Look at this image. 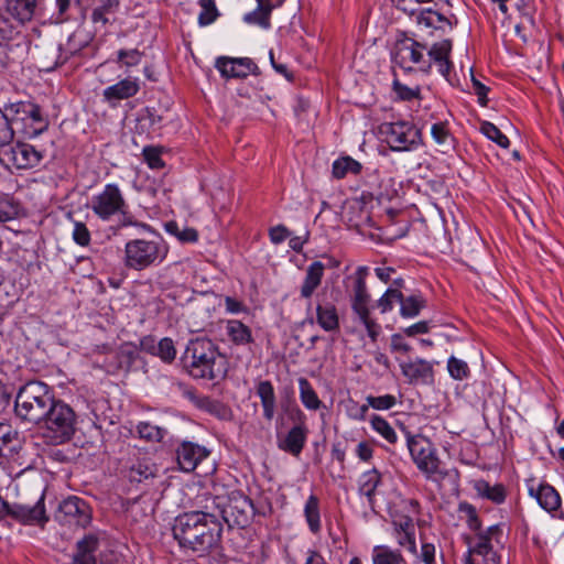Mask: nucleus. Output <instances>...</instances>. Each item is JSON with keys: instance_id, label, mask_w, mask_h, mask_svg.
<instances>
[{"instance_id": "obj_1", "label": "nucleus", "mask_w": 564, "mask_h": 564, "mask_svg": "<svg viewBox=\"0 0 564 564\" xmlns=\"http://www.w3.org/2000/svg\"><path fill=\"white\" fill-rule=\"evenodd\" d=\"M453 42L449 39L435 42L430 47L406 32H401L394 42L391 58L392 62L404 72L430 73L435 64L442 76L447 78L453 69L451 53Z\"/></svg>"}, {"instance_id": "obj_2", "label": "nucleus", "mask_w": 564, "mask_h": 564, "mask_svg": "<svg viewBox=\"0 0 564 564\" xmlns=\"http://www.w3.org/2000/svg\"><path fill=\"white\" fill-rule=\"evenodd\" d=\"M172 531L181 550L200 557L220 546L223 524L216 514L191 511L175 518Z\"/></svg>"}, {"instance_id": "obj_3", "label": "nucleus", "mask_w": 564, "mask_h": 564, "mask_svg": "<svg viewBox=\"0 0 564 564\" xmlns=\"http://www.w3.org/2000/svg\"><path fill=\"white\" fill-rule=\"evenodd\" d=\"M458 512L466 519L467 527L476 532L474 542L471 539H468V552L465 564H500L501 557L494 550L492 541L497 544L501 543V527L494 524L482 531L481 521L476 508L467 501L459 502Z\"/></svg>"}, {"instance_id": "obj_4", "label": "nucleus", "mask_w": 564, "mask_h": 564, "mask_svg": "<svg viewBox=\"0 0 564 564\" xmlns=\"http://www.w3.org/2000/svg\"><path fill=\"white\" fill-rule=\"evenodd\" d=\"M187 373L195 379L215 380L226 373V362L218 347L208 338L189 340L182 356Z\"/></svg>"}, {"instance_id": "obj_5", "label": "nucleus", "mask_w": 564, "mask_h": 564, "mask_svg": "<svg viewBox=\"0 0 564 564\" xmlns=\"http://www.w3.org/2000/svg\"><path fill=\"white\" fill-rule=\"evenodd\" d=\"M368 275L369 269L367 267H358L356 271L347 278L348 284L346 285V290L357 321L365 327L371 341L376 343L381 334V326L371 315V295L366 283Z\"/></svg>"}, {"instance_id": "obj_6", "label": "nucleus", "mask_w": 564, "mask_h": 564, "mask_svg": "<svg viewBox=\"0 0 564 564\" xmlns=\"http://www.w3.org/2000/svg\"><path fill=\"white\" fill-rule=\"evenodd\" d=\"M88 208L102 221H111L119 218L118 228H126L137 224L133 215L129 212V205L120 187L109 183L91 196Z\"/></svg>"}, {"instance_id": "obj_7", "label": "nucleus", "mask_w": 564, "mask_h": 564, "mask_svg": "<svg viewBox=\"0 0 564 564\" xmlns=\"http://www.w3.org/2000/svg\"><path fill=\"white\" fill-rule=\"evenodd\" d=\"M42 421V436L50 444H63L69 441L75 432L74 411L67 404L55 399Z\"/></svg>"}, {"instance_id": "obj_8", "label": "nucleus", "mask_w": 564, "mask_h": 564, "mask_svg": "<svg viewBox=\"0 0 564 564\" xmlns=\"http://www.w3.org/2000/svg\"><path fill=\"white\" fill-rule=\"evenodd\" d=\"M167 256V247L159 239H132L124 246L126 268L142 271L161 263Z\"/></svg>"}, {"instance_id": "obj_9", "label": "nucleus", "mask_w": 564, "mask_h": 564, "mask_svg": "<svg viewBox=\"0 0 564 564\" xmlns=\"http://www.w3.org/2000/svg\"><path fill=\"white\" fill-rule=\"evenodd\" d=\"M394 7L414 18L417 25L434 30H452L454 23L451 18L445 17L437 10L432 8H424V4L434 3V0H392ZM457 21L455 20V24Z\"/></svg>"}, {"instance_id": "obj_10", "label": "nucleus", "mask_w": 564, "mask_h": 564, "mask_svg": "<svg viewBox=\"0 0 564 564\" xmlns=\"http://www.w3.org/2000/svg\"><path fill=\"white\" fill-rule=\"evenodd\" d=\"M379 129L392 151H412L423 143L421 130L411 121L383 122Z\"/></svg>"}, {"instance_id": "obj_11", "label": "nucleus", "mask_w": 564, "mask_h": 564, "mask_svg": "<svg viewBox=\"0 0 564 564\" xmlns=\"http://www.w3.org/2000/svg\"><path fill=\"white\" fill-rule=\"evenodd\" d=\"M54 401V395L50 390H44L40 394H35L33 390H19L15 395V413L19 417L32 422L40 423Z\"/></svg>"}, {"instance_id": "obj_12", "label": "nucleus", "mask_w": 564, "mask_h": 564, "mask_svg": "<svg viewBox=\"0 0 564 564\" xmlns=\"http://www.w3.org/2000/svg\"><path fill=\"white\" fill-rule=\"evenodd\" d=\"M408 448L417 469L422 471L427 479L441 475V460L432 442L422 435L408 436Z\"/></svg>"}, {"instance_id": "obj_13", "label": "nucleus", "mask_w": 564, "mask_h": 564, "mask_svg": "<svg viewBox=\"0 0 564 564\" xmlns=\"http://www.w3.org/2000/svg\"><path fill=\"white\" fill-rule=\"evenodd\" d=\"M55 519L62 525L85 529L91 522L93 512L84 499L70 496L59 503Z\"/></svg>"}, {"instance_id": "obj_14", "label": "nucleus", "mask_w": 564, "mask_h": 564, "mask_svg": "<svg viewBox=\"0 0 564 564\" xmlns=\"http://www.w3.org/2000/svg\"><path fill=\"white\" fill-rule=\"evenodd\" d=\"M44 499L45 495L43 492L33 506L20 502H8L3 519L9 518L23 525H39L43 528L48 522Z\"/></svg>"}, {"instance_id": "obj_15", "label": "nucleus", "mask_w": 564, "mask_h": 564, "mask_svg": "<svg viewBox=\"0 0 564 564\" xmlns=\"http://www.w3.org/2000/svg\"><path fill=\"white\" fill-rule=\"evenodd\" d=\"M219 513L228 527L245 528L253 517V503L247 496L236 494L229 497Z\"/></svg>"}, {"instance_id": "obj_16", "label": "nucleus", "mask_w": 564, "mask_h": 564, "mask_svg": "<svg viewBox=\"0 0 564 564\" xmlns=\"http://www.w3.org/2000/svg\"><path fill=\"white\" fill-rule=\"evenodd\" d=\"M8 147L7 150H3L2 155L4 160L17 170L33 169L37 166L44 158L41 151L25 142L18 141L14 144L10 143Z\"/></svg>"}, {"instance_id": "obj_17", "label": "nucleus", "mask_w": 564, "mask_h": 564, "mask_svg": "<svg viewBox=\"0 0 564 564\" xmlns=\"http://www.w3.org/2000/svg\"><path fill=\"white\" fill-rule=\"evenodd\" d=\"M215 67L223 78H247L249 75H259V67L249 57L220 56L216 59Z\"/></svg>"}, {"instance_id": "obj_18", "label": "nucleus", "mask_w": 564, "mask_h": 564, "mask_svg": "<svg viewBox=\"0 0 564 564\" xmlns=\"http://www.w3.org/2000/svg\"><path fill=\"white\" fill-rule=\"evenodd\" d=\"M139 350L159 357L165 364H172L176 358L174 341L169 337L156 341L154 336H142L139 340Z\"/></svg>"}, {"instance_id": "obj_19", "label": "nucleus", "mask_w": 564, "mask_h": 564, "mask_svg": "<svg viewBox=\"0 0 564 564\" xmlns=\"http://www.w3.org/2000/svg\"><path fill=\"white\" fill-rule=\"evenodd\" d=\"M397 544L409 553H416V536L413 519L409 516L394 518L391 522Z\"/></svg>"}, {"instance_id": "obj_20", "label": "nucleus", "mask_w": 564, "mask_h": 564, "mask_svg": "<svg viewBox=\"0 0 564 564\" xmlns=\"http://www.w3.org/2000/svg\"><path fill=\"white\" fill-rule=\"evenodd\" d=\"M400 368L411 384H432L434 381L433 366L424 359L400 360Z\"/></svg>"}, {"instance_id": "obj_21", "label": "nucleus", "mask_w": 564, "mask_h": 564, "mask_svg": "<svg viewBox=\"0 0 564 564\" xmlns=\"http://www.w3.org/2000/svg\"><path fill=\"white\" fill-rule=\"evenodd\" d=\"M208 455L209 451L192 442H183L176 451L178 466L186 473L193 471Z\"/></svg>"}, {"instance_id": "obj_22", "label": "nucleus", "mask_w": 564, "mask_h": 564, "mask_svg": "<svg viewBox=\"0 0 564 564\" xmlns=\"http://www.w3.org/2000/svg\"><path fill=\"white\" fill-rule=\"evenodd\" d=\"M140 91V79L128 76L118 83L107 87L102 91L104 99L115 105L116 102L134 97Z\"/></svg>"}, {"instance_id": "obj_23", "label": "nucleus", "mask_w": 564, "mask_h": 564, "mask_svg": "<svg viewBox=\"0 0 564 564\" xmlns=\"http://www.w3.org/2000/svg\"><path fill=\"white\" fill-rule=\"evenodd\" d=\"M295 412L299 417V423L294 425L284 440L280 442L279 448L299 457L305 446L307 429L304 425L302 412L299 409H296Z\"/></svg>"}, {"instance_id": "obj_24", "label": "nucleus", "mask_w": 564, "mask_h": 564, "mask_svg": "<svg viewBox=\"0 0 564 564\" xmlns=\"http://www.w3.org/2000/svg\"><path fill=\"white\" fill-rule=\"evenodd\" d=\"M257 8L243 15V21L251 25H258L264 30L271 28V13L273 9L279 8L285 0H256Z\"/></svg>"}, {"instance_id": "obj_25", "label": "nucleus", "mask_w": 564, "mask_h": 564, "mask_svg": "<svg viewBox=\"0 0 564 564\" xmlns=\"http://www.w3.org/2000/svg\"><path fill=\"white\" fill-rule=\"evenodd\" d=\"M44 0H7L8 13L21 23L30 22L43 10Z\"/></svg>"}, {"instance_id": "obj_26", "label": "nucleus", "mask_w": 564, "mask_h": 564, "mask_svg": "<svg viewBox=\"0 0 564 564\" xmlns=\"http://www.w3.org/2000/svg\"><path fill=\"white\" fill-rule=\"evenodd\" d=\"M529 495L538 501L542 509L550 513L557 511L562 506L558 491L547 482H541L538 487L530 486Z\"/></svg>"}, {"instance_id": "obj_27", "label": "nucleus", "mask_w": 564, "mask_h": 564, "mask_svg": "<svg viewBox=\"0 0 564 564\" xmlns=\"http://www.w3.org/2000/svg\"><path fill=\"white\" fill-rule=\"evenodd\" d=\"M184 397L197 409L204 410L217 417L226 419L229 414V409L224 403L202 394L199 390H184Z\"/></svg>"}, {"instance_id": "obj_28", "label": "nucleus", "mask_w": 564, "mask_h": 564, "mask_svg": "<svg viewBox=\"0 0 564 564\" xmlns=\"http://www.w3.org/2000/svg\"><path fill=\"white\" fill-rule=\"evenodd\" d=\"M99 547V539L96 534H86L76 543V551L70 564H97L96 551Z\"/></svg>"}, {"instance_id": "obj_29", "label": "nucleus", "mask_w": 564, "mask_h": 564, "mask_svg": "<svg viewBox=\"0 0 564 564\" xmlns=\"http://www.w3.org/2000/svg\"><path fill=\"white\" fill-rule=\"evenodd\" d=\"M324 272L325 265L321 261H314L307 267L300 290L301 299L311 300L315 291L322 284Z\"/></svg>"}, {"instance_id": "obj_30", "label": "nucleus", "mask_w": 564, "mask_h": 564, "mask_svg": "<svg viewBox=\"0 0 564 564\" xmlns=\"http://www.w3.org/2000/svg\"><path fill=\"white\" fill-rule=\"evenodd\" d=\"M371 564H409L401 549L388 544L373 545L370 552Z\"/></svg>"}, {"instance_id": "obj_31", "label": "nucleus", "mask_w": 564, "mask_h": 564, "mask_svg": "<svg viewBox=\"0 0 564 564\" xmlns=\"http://www.w3.org/2000/svg\"><path fill=\"white\" fill-rule=\"evenodd\" d=\"M119 6V0H95V6L90 13L91 22L95 25L105 28L117 13Z\"/></svg>"}, {"instance_id": "obj_32", "label": "nucleus", "mask_w": 564, "mask_h": 564, "mask_svg": "<svg viewBox=\"0 0 564 564\" xmlns=\"http://www.w3.org/2000/svg\"><path fill=\"white\" fill-rule=\"evenodd\" d=\"M316 323L325 332L338 330L339 316L336 306L330 302L318 303L316 305Z\"/></svg>"}, {"instance_id": "obj_33", "label": "nucleus", "mask_w": 564, "mask_h": 564, "mask_svg": "<svg viewBox=\"0 0 564 564\" xmlns=\"http://www.w3.org/2000/svg\"><path fill=\"white\" fill-rule=\"evenodd\" d=\"M48 126L50 121L47 117L43 115L41 106L34 102L28 117V122L22 129V133L29 139H34L45 132Z\"/></svg>"}, {"instance_id": "obj_34", "label": "nucleus", "mask_w": 564, "mask_h": 564, "mask_svg": "<svg viewBox=\"0 0 564 564\" xmlns=\"http://www.w3.org/2000/svg\"><path fill=\"white\" fill-rule=\"evenodd\" d=\"M226 334L236 346H246L253 343L251 328L239 319H228L226 322Z\"/></svg>"}, {"instance_id": "obj_35", "label": "nucleus", "mask_w": 564, "mask_h": 564, "mask_svg": "<svg viewBox=\"0 0 564 564\" xmlns=\"http://www.w3.org/2000/svg\"><path fill=\"white\" fill-rule=\"evenodd\" d=\"M474 489L479 497L490 500L496 505L503 503L507 497L506 487L502 484L490 485L484 479L477 480Z\"/></svg>"}, {"instance_id": "obj_36", "label": "nucleus", "mask_w": 564, "mask_h": 564, "mask_svg": "<svg viewBox=\"0 0 564 564\" xmlns=\"http://www.w3.org/2000/svg\"><path fill=\"white\" fill-rule=\"evenodd\" d=\"M431 134L436 144L442 148L443 153L455 148V138L453 137L446 120L434 122L431 127Z\"/></svg>"}, {"instance_id": "obj_37", "label": "nucleus", "mask_w": 564, "mask_h": 564, "mask_svg": "<svg viewBox=\"0 0 564 564\" xmlns=\"http://www.w3.org/2000/svg\"><path fill=\"white\" fill-rule=\"evenodd\" d=\"M32 101H17L4 105L3 110L11 121L12 126L21 123L22 129L28 122V117L33 108Z\"/></svg>"}, {"instance_id": "obj_38", "label": "nucleus", "mask_w": 564, "mask_h": 564, "mask_svg": "<svg viewBox=\"0 0 564 564\" xmlns=\"http://www.w3.org/2000/svg\"><path fill=\"white\" fill-rule=\"evenodd\" d=\"M304 517L310 531L313 534H318L322 530L319 499L315 495H311L304 505Z\"/></svg>"}, {"instance_id": "obj_39", "label": "nucleus", "mask_w": 564, "mask_h": 564, "mask_svg": "<svg viewBox=\"0 0 564 564\" xmlns=\"http://www.w3.org/2000/svg\"><path fill=\"white\" fill-rule=\"evenodd\" d=\"M361 171V163L348 155L338 158L332 165V175L336 180H343L348 174L359 175Z\"/></svg>"}, {"instance_id": "obj_40", "label": "nucleus", "mask_w": 564, "mask_h": 564, "mask_svg": "<svg viewBox=\"0 0 564 564\" xmlns=\"http://www.w3.org/2000/svg\"><path fill=\"white\" fill-rule=\"evenodd\" d=\"M400 315L404 318H413L426 306V300L420 293L404 296L400 300Z\"/></svg>"}, {"instance_id": "obj_41", "label": "nucleus", "mask_w": 564, "mask_h": 564, "mask_svg": "<svg viewBox=\"0 0 564 564\" xmlns=\"http://www.w3.org/2000/svg\"><path fill=\"white\" fill-rule=\"evenodd\" d=\"M164 227L166 232L174 236L182 243H195L198 240V232L195 228L181 227L176 221H167Z\"/></svg>"}, {"instance_id": "obj_42", "label": "nucleus", "mask_w": 564, "mask_h": 564, "mask_svg": "<svg viewBox=\"0 0 564 564\" xmlns=\"http://www.w3.org/2000/svg\"><path fill=\"white\" fill-rule=\"evenodd\" d=\"M380 482L381 475L377 469L365 471L359 479V491L371 500Z\"/></svg>"}, {"instance_id": "obj_43", "label": "nucleus", "mask_w": 564, "mask_h": 564, "mask_svg": "<svg viewBox=\"0 0 564 564\" xmlns=\"http://www.w3.org/2000/svg\"><path fill=\"white\" fill-rule=\"evenodd\" d=\"M392 93L394 94V100L398 101H412L415 99H421V87L414 86L409 87L400 82V79L395 76L392 82Z\"/></svg>"}, {"instance_id": "obj_44", "label": "nucleus", "mask_w": 564, "mask_h": 564, "mask_svg": "<svg viewBox=\"0 0 564 564\" xmlns=\"http://www.w3.org/2000/svg\"><path fill=\"white\" fill-rule=\"evenodd\" d=\"M20 204L10 195H0V223H7L18 218Z\"/></svg>"}, {"instance_id": "obj_45", "label": "nucleus", "mask_w": 564, "mask_h": 564, "mask_svg": "<svg viewBox=\"0 0 564 564\" xmlns=\"http://www.w3.org/2000/svg\"><path fill=\"white\" fill-rule=\"evenodd\" d=\"M417 563L422 564H437V550L434 543L424 540L421 536L420 550L416 547V553H412Z\"/></svg>"}, {"instance_id": "obj_46", "label": "nucleus", "mask_w": 564, "mask_h": 564, "mask_svg": "<svg viewBox=\"0 0 564 564\" xmlns=\"http://www.w3.org/2000/svg\"><path fill=\"white\" fill-rule=\"evenodd\" d=\"M200 12L198 15V24L207 26L216 21L219 15L215 0H198Z\"/></svg>"}, {"instance_id": "obj_47", "label": "nucleus", "mask_w": 564, "mask_h": 564, "mask_svg": "<svg viewBox=\"0 0 564 564\" xmlns=\"http://www.w3.org/2000/svg\"><path fill=\"white\" fill-rule=\"evenodd\" d=\"M162 153L163 147L147 145L142 150L143 160L151 170H162L165 166Z\"/></svg>"}, {"instance_id": "obj_48", "label": "nucleus", "mask_w": 564, "mask_h": 564, "mask_svg": "<svg viewBox=\"0 0 564 564\" xmlns=\"http://www.w3.org/2000/svg\"><path fill=\"white\" fill-rule=\"evenodd\" d=\"M402 292L398 289L389 288L382 296L376 302L381 314L391 312L397 303H400Z\"/></svg>"}, {"instance_id": "obj_49", "label": "nucleus", "mask_w": 564, "mask_h": 564, "mask_svg": "<svg viewBox=\"0 0 564 564\" xmlns=\"http://www.w3.org/2000/svg\"><path fill=\"white\" fill-rule=\"evenodd\" d=\"M480 131L488 139L496 142L499 147L503 149H508L510 147V141L506 134H503L500 129L495 126L492 122L484 121L480 124Z\"/></svg>"}, {"instance_id": "obj_50", "label": "nucleus", "mask_w": 564, "mask_h": 564, "mask_svg": "<svg viewBox=\"0 0 564 564\" xmlns=\"http://www.w3.org/2000/svg\"><path fill=\"white\" fill-rule=\"evenodd\" d=\"M143 55L144 53L138 48H121L117 53V63L120 67L131 68L141 63Z\"/></svg>"}, {"instance_id": "obj_51", "label": "nucleus", "mask_w": 564, "mask_h": 564, "mask_svg": "<svg viewBox=\"0 0 564 564\" xmlns=\"http://www.w3.org/2000/svg\"><path fill=\"white\" fill-rule=\"evenodd\" d=\"M155 470L156 469L154 465L144 462H139L129 469L128 478L130 479V481L141 482L151 477H154Z\"/></svg>"}, {"instance_id": "obj_52", "label": "nucleus", "mask_w": 564, "mask_h": 564, "mask_svg": "<svg viewBox=\"0 0 564 564\" xmlns=\"http://www.w3.org/2000/svg\"><path fill=\"white\" fill-rule=\"evenodd\" d=\"M447 370L455 380H464L470 376V369L466 361L451 356L447 360Z\"/></svg>"}, {"instance_id": "obj_53", "label": "nucleus", "mask_w": 564, "mask_h": 564, "mask_svg": "<svg viewBox=\"0 0 564 564\" xmlns=\"http://www.w3.org/2000/svg\"><path fill=\"white\" fill-rule=\"evenodd\" d=\"M371 426L390 444L397 443L398 436L395 431L383 417L375 415L371 419Z\"/></svg>"}, {"instance_id": "obj_54", "label": "nucleus", "mask_w": 564, "mask_h": 564, "mask_svg": "<svg viewBox=\"0 0 564 564\" xmlns=\"http://www.w3.org/2000/svg\"><path fill=\"white\" fill-rule=\"evenodd\" d=\"M137 431L141 438L151 442H161L165 434V431L161 427L147 422H140L137 425Z\"/></svg>"}, {"instance_id": "obj_55", "label": "nucleus", "mask_w": 564, "mask_h": 564, "mask_svg": "<svg viewBox=\"0 0 564 564\" xmlns=\"http://www.w3.org/2000/svg\"><path fill=\"white\" fill-rule=\"evenodd\" d=\"M148 124V128L153 132H156L162 128L163 117L156 112L154 108H145V111L139 118V127L143 128V126Z\"/></svg>"}, {"instance_id": "obj_56", "label": "nucleus", "mask_w": 564, "mask_h": 564, "mask_svg": "<svg viewBox=\"0 0 564 564\" xmlns=\"http://www.w3.org/2000/svg\"><path fill=\"white\" fill-rule=\"evenodd\" d=\"M14 129L3 109H0V148L8 147L13 141Z\"/></svg>"}, {"instance_id": "obj_57", "label": "nucleus", "mask_w": 564, "mask_h": 564, "mask_svg": "<svg viewBox=\"0 0 564 564\" xmlns=\"http://www.w3.org/2000/svg\"><path fill=\"white\" fill-rule=\"evenodd\" d=\"M263 406V415L271 420L274 416L275 397L274 390H257Z\"/></svg>"}, {"instance_id": "obj_58", "label": "nucleus", "mask_w": 564, "mask_h": 564, "mask_svg": "<svg viewBox=\"0 0 564 564\" xmlns=\"http://www.w3.org/2000/svg\"><path fill=\"white\" fill-rule=\"evenodd\" d=\"M73 240L80 247H87L90 243L91 236L86 224L82 221L74 223V229L72 234Z\"/></svg>"}, {"instance_id": "obj_59", "label": "nucleus", "mask_w": 564, "mask_h": 564, "mask_svg": "<svg viewBox=\"0 0 564 564\" xmlns=\"http://www.w3.org/2000/svg\"><path fill=\"white\" fill-rule=\"evenodd\" d=\"M397 402L395 397L391 394L380 395V397H368L367 404L377 410H389L394 406Z\"/></svg>"}, {"instance_id": "obj_60", "label": "nucleus", "mask_w": 564, "mask_h": 564, "mask_svg": "<svg viewBox=\"0 0 564 564\" xmlns=\"http://www.w3.org/2000/svg\"><path fill=\"white\" fill-rule=\"evenodd\" d=\"M345 406L348 416L354 420H365L369 410V404H358L354 400H348Z\"/></svg>"}, {"instance_id": "obj_61", "label": "nucleus", "mask_w": 564, "mask_h": 564, "mask_svg": "<svg viewBox=\"0 0 564 564\" xmlns=\"http://www.w3.org/2000/svg\"><path fill=\"white\" fill-rule=\"evenodd\" d=\"M473 89L475 95L477 96L478 104L481 107H487L488 105V93L489 87L484 85L480 80H478L474 75L471 76Z\"/></svg>"}, {"instance_id": "obj_62", "label": "nucleus", "mask_w": 564, "mask_h": 564, "mask_svg": "<svg viewBox=\"0 0 564 564\" xmlns=\"http://www.w3.org/2000/svg\"><path fill=\"white\" fill-rule=\"evenodd\" d=\"M291 236V231L284 225H276L269 229V237L272 243L279 245Z\"/></svg>"}, {"instance_id": "obj_63", "label": "nucleus", "mask_w": 564, "mask_h": 564, "mask_svg": "<svg viewBox=\"0 0 564 564\" xmlns=\"http://www.w3.org/2000/svg\"><path fill=\"white\" fill-rule=\"evenodd\" d=\"M391 350L401 355H406L412 350V347L404 340L400 334H393L390 343Z\"/></svg>"}, {"instance_id": "obj_64", "label": "nucleus", "mask_w": 564, "mask_h": 564, "mask_svg": "<svg viewBox=\"0 0 564 564\" xmlns=\"http://www.w3.org/2000/svg\"><path fill=\"white\" fill-rule=\"evenodd\" d=\"M120 355L130 364H135L141 359L137 346L132 343H126L120 347Z\"/></svg>"}]
</instances>
